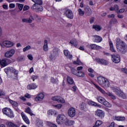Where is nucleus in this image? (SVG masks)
<instances>
[{
	"label": "nucleus",
	"mask_w": 127,
	"mask_h": 127,
	"mask_svg": "<svg viewBox=\"0 0 127 127\" xmlns=\"http://www.w3.org/2000/svg\"><path fill=\"white\" fill-rule=\"evenodd\" d=\"M116 47L118 51L121 53H126L127 51V46L124 41H123L120 38L116 39Z\"/></svg>",
	"instance_id": "nucleus-1"
},
{
	"label": "nucleus",
	"mask_w": 127,
	"mask_h": 127,
	"mask_svg": "<svg viewBox=\"0 0 127 127\" xmlns=\"http://www.w3.org/2000/svg\"><path fill=\"white\" fill-rule=\"evenodd\" d=\"M97 82L98 84L100 86H101V87L104 88V89H107V88H109V87H110V85H111V84L110 83V81H109V80H108L107 78H105L102 76H98L97 77Z\"/></svg>",
	"instance_id": "nucleus-2"
},
{
	"label": "nucleus",
	"mask_w": 127,
	"mask_h": 127,
	"mask_svg": "<svg viewBox=\"0 0 127 127\" xmlns=\"http://www.w3.org/2000/svg\"><path fill=\"white\" fill-rule=\"evenodd\" d=\"M91 84H93L94 85V86H95V88H96V89H97V90H98L99 91H100L101 93H102V94H103V95H105V94H106V95L107 96H108V97H110V98H111V99H112L113 100H116V96L115 95H114V94H113V93H112L111 92H107L106 93V91H105V90H104V89L101 88V87H100L99 85L93 83V81H91Z\"/></svg>",
	"instance_id": "nucleus-3"
},
{
	"label": "nucleus",
	"mask_w": 127,
	"mask_h": 127,
	"mask_svg": "<svg viewBox=\"0 0 127 127\" xmlns=\"http://www.w3.org/2000/svg\"><path fill=\"white\" fill-rule=\"evenodd\" d=\"M63 15L64 16H65V17H67V18H69V19H73V18H74L73 11L67 7H65L64 9Z\"/></svg>",
	"instance_id": "nucleus-4"
},
{
	"label": "nucleus",
	"mask_w": 127,
	"mask_h": 127,
	"mask_svg": "<svg viewBox=\"0 0 127 127\" xmlns=\"http://www.w3.org/2000/svg\"><path fill=\"white\" fill-rule=\"evenodd\" d=\"M97 100L99 103L104 105L105 107H107L108 108H112V104L109 103V102L106 101L105 98L99 96L97 98Z\"/></svg>",
	"instance_id": "nucleus-5"
},
{
	"label": "nucleus",
	"mask_w": 127,
	"mask_h": 127,
	"mask_svg": "<svg viewBox=\"0 0 127 127\" xmlns=\"http://www.w3.org/2000/svg\"><path fill=\"white\" fill-rule=\"evenodd\" d=\"M59 55V49L58 48H55L53 50V53L50 56L49 58L51 60H56V58Z\"/></svg>",
	"instance_id": "nucleus-6"
},
{
	"label": "nucleus",
	"mask_w": 127,
	"mask_h": 127,
	"mask_svg": "<svg viewBox=\"0 0 127 127\" xmlns=\"http://www.w3.org/2000/svg\"><path fill=\"white\" fill-rule=\"evenodd\" d=\"M31 8L33 11H36V12H41L43 11V7L41 5H36V4H34Z\"/></svg>",
	"instance_id": "nucleus-7"
},
{
	"label": "nucleus",
	"mask_w": 127,
	"mask_h": 127,
	"mask_svg": "<svg viewBox=\"0 0 127 127\" xmlns=\"http://www.w3.org/2000/svg\"><path fill=\"white\" fill-rule=\"evenodd\" d=\"M15 53V50L14 49H11L5 53L4 57H5V58H10L14 55Z\"/></svg>",
	"instance_id": "nucleus-8"
},
{
	"label": "nucleus",
	"mask_w": 127,
	"mask_h": 127,
	"mask_svg": "<svg viewBox=\"0 0 127 127\" xmlns=\"http://www.w3.org/2000/svg\"><path fill=\"white\" fill-rule=\"evenodd\" d=\"M95 115L100 119H104L105 118V112L100 109L97 110L95 112Z\"/></svg>",
	"instance_id": "nucleus-9"
},
{
	"label": "nucleus",
	"mask_w": 127,
	"mask_h": 127,
	"mask_svg": "<svg viewBox=\"0 0 127 127\" xmlns=\"http://www.w3.org/2000/svg\"><path fill=\"white\" fill-rule=\"evenodd\" d=\"M111 60L114 63H120L121 62V57L119 55H111Z\"/></svg>",
	"instance_id": "nucleus-10"
},
{
	"label": "nucleus",
	"mask_w": 127,
	"mask_h": 127,
	"mask_svg": "<svg viewBox=\"0 0 127 127\" xmlns=\"http://www.w3.org/2000/svg\"><path fill=\"white\" fill-rule=\"evenodd\" d=\"M68 115L70 118H74L76 116V110L73 107H71L68 109Z\"/></svg>",
	"instance_id": "nucleus-11"
},
{
	"label": "nucleus",
	"mask_w": 127,
	"mask_h": 127,
	"mask_svg": "<svg viewBox=\"0 0 127 127\" xmlns=\"http://www.w3.org/2000/svg\"><path fill=\"white\" fill-rule=\"evenodd\" d=\"M52 100L53 101H57L58 103H61L62 104H64V103H65L64 99L60 96L53 97H52Z\"/></svg>",
	"instance_id": "nucleus-12"
},
{
	"label": "nucleus",
	"mask_w": 127,
	"mask_h": 127,
	"mask_svg": "<svg viewBox=\"0 0 127 127\" xmlns=\"http://www.w3.org/2000/svg\"><path fill=\"white\" fill-rule=\"evenodd\" d=\"M11 63V61L9 60H2L0 62V64L1 66H2V67H5V66H7L9 63Z\"/></svg>",
	"instance_id": "nucleus-13"
},
{
	"label": "nucleus",
	"mask_w": 127,
	"mask_h": 127,
	"mask_svg": "<svg viewBox=\"0 0 127 127\" xmlns=\"http://www.w3.org/2000/svg\"><path fill=\"white\" fill-rule=\"evenodd\" d=\"M92 37H94V38L93 39V41H94V42L100 43V42H102V41L103 40V38H102V37L97 35H93Z\"/></svg>",
	"instance_id": "nucleus-14"
},
{
	"label": "nucleus",
	"mask_w": 127,
	"mask_h": 127,
	"mask_svg": "<svg viewBox=\"0 0 127 127\" xmlns=\"http://www.w3.org/2000/svg\"><path fill=\"white\" fill-rule=\"evenodd\" d=\"M65 120V116L63 115H59L57 118V122L59 125H60V123H63Z\"/></svg>",
	"instance_id": "nucleus-15"
},
{
	"label": "nucleus",
	"mask_w": 127,
	"mask_h": 127,
	"mask_svg": "<svg viewBox=\"0 0 127 127\" xmlns=\"http://www.w3.org/2000/svg\"><path fill=\"white\" fill-rule=\"evenodd\" d=\"M21 116L26 124H27V125H29L30 124V122L29 121L28 118H27V116H26V115L24 114V113L22 112L21 113Z\"/></svg>",
	"instance_id": "nucleus-16"
},
{
	"label": "nucleus",
	"mask_w": 127,
	"mask_h": 127,
	"mask_svg": "<svg viewBox=\"0 0 127 127\" xmlns=\"http://www.w3.org/2000/svg\"><path fill=\"white\" fill-rule=\"evenodd\" d=\"M34 19L33 16H30L28 18H23L22 19V22H26V23H31L32 20Z\"/></svg>",
	"instance_id": "nucleus-17"
},
{
	"label": "nucleus",
	"mask_w": 127,
	"mask_h": 127,
	"mask_svg": "<svg viewBox=\"0 0 127 127\" xmlns=\"http://www.w3.org/2000/svg\"><path fill=\"white\" fill-rule=\"evenodd\" d=\"M96 61L97 63H99V64H101L102 65H108V62L104 59H96Z\"/></svg>",
	"instance_id": "nucleus-18"
},
{
	"label": "nucleus",
	"mask_w": 127,
	"mask_h": 127,
	"mask_svg": "<svg viewBox=\"0 0 127 127\" xmlns=\"http://www.w3.org/2000/svg\"><path fill=\"white\" fill-rule=\"evenodd\" d=\"M3 44L5 47L7 48L12 47L13 46V43L8 41H4L3 42Z\"/></svg>",
	"instance_id": "nucleus-19"
},
{
	"label": "nucleus",
	"mask_w": 127,
	"mask_h": 127,
	"mask_svg": "<svg viewBox=\"0 0 127 127\" xmlns=\"http://www.w3.org/2000/svg\"><path fill=\"white\" fill-rule=\"evenodd\" d=\"M114 92L116 95L118 96H120V97H121L122 98H124L125 97V93L124 92L121 91L119 89H115Z\"/></svg>",
	"instance_id": "nucleus-20"
},
{
	"label": "nucleus",
	"mask_w": 127,
	"mask_h": 127,
	"mask_svg": "<svg viewBox=\"0 0 127 127\" xmlns=\"http://www.w3.org/2000/svg\"><path fill=\"white\" fill-rule=\"evenodd\" d=\"M43 99H44V94L41 93L35 98V100L36 102H39V101H42Z\"/></svg>",
	"instance_id": "nucleus-21"
},
{
	"label": "nucleus",
	"mask_w": 127,
	"mask_h": 127,
	"mask_svg": "<svg viewBox=\"0 0 127 127\" xmlns=\"http://www.w3.org/2000/svg\"><path fill=\"white\" fill-rule=\"evenodd\" d=\"M27 88L28 90H35L37 88V86L35 83H32L27 85Z\"/></svg>",
	"instance_id": "nucleus-22"
},
{
	"label": "nucleus",
	"mask_w": 127,
	"mask_h": 127,
	"mask_svg": "<svg viewBox=\"0 0 127 127\" xmlns=\"http://www.w3.org/2000/svg\"><path fill=\"white\" fill-rule=\"evenodd\" d=\"M88 104L90 106H94V107H96L97 108H102V106L101 105L97 104V103L92 101H88Z\"/></svg>",
	"instance_id": "nucleus-23"
},
{
	"label": "nucleus",
	"mask_w": 127,
	"mask_h": 127,
	"mask_svg": "<svg viewBox=\"0 0 127 127\" xmlns=\"http://www.w3.org/2000/svg\"><path fill=\"white\" fill-rule=\"evenodd\" d=\"M64 55L67 57L68 59H72V56L70 54V52L67 50H65L64 51Z\"/></svg>",
	"instance_id": "nucleus-24"
},
{
	"label": "nucleus",
	"mask_w": 127,
	"mask_h": 127,
	"mask_svg": "<svg viewBox=\"0 0 127 127\" xmlns=\"http://www.w3.org/2000/svg\"><path fill=\"white\" fill-rule=\"evenodd\" d=\"M85 14L86 16H90L92 14V9L90 8H85Z\"/></svg>",
	"instance_id": "nucleus-25"
},
{
	"label": "nucleus",
	"mask_w": 127,
	"mask_h": 127,
	"mask_svg": "<svg viewBox=\"0 0 127 127\" xmlns=\"http://www.w3.org/2000/svg\"><path fill=\"white\" fill-rule=\"evenodd\" d=\"M9 101L11 105H12L13 108H17V107H18V103H17V102L11 99H9Z\"/></svg>",
	"instance_id": "nucleus-26"
},
{
	"label": "nucleus",
	"mask_w": 127,
	"mask_h": 127,
	"mask_svg": "<svg viewBox=\"0 0 127 127\" xmlns=\"http://www.w3.org/2000/svg\"><path fill=\"white\" fill-rule=\"evenodd\" d=\"M69 43L71 44L72 46H74V47H77L78 45V42H77V40L76 39L71 40Z\"/></svg>",
	"instance_id": "nucleus-27"
},
{
	"label": "nucleus",
	"mask_w": 127,
	"mask_h": 127,
	"mask_svg": "<svg viewBox=\"0 0 127 127\" xmlns=\"http://www.w3.org/2000/svg\"><path fill=\"white\" fill-rule=\"evenodd\" d=\"M11 111V109L10 108H5L2 109V112L4 115H6V116L8 114H9Z\"/></svg>",
	"instance_id": "nucleus-28"
},
{
	"label": "nucleus",
	"mask_w": 127,
	"mask_h": 127,
	"mask_svg": "<svg viewBox=\"0 0 127 127\" xmlns=\"http://www.w3.org/2000/svg\"><path fill=\"white\" fill-rule=\"evenodd\" d=\"M74 124L75 121L73 120H67L65 123V126H73Z\"/></svg>",
	"instance_id": "nucleus-29"
},
{
	"label": "nucleus",
	"mask_w": 127,
	"mask_h": 127,
	"mask_svg": "<svg viewBox=\"0 0 127 127\" xmlns=\"http://www.w3.org/2000/svg\"><path fill=\"white\" fill-rule=\"evenodd\" d=\"M32 1L35 2L34 4L36 5H42L43 2L42 0H32Z\"/></svg>",
	"instance_id": "nucleus-30"
},
{
	"label": "nucleus",
	"mask_w": 127,
	"mask_h": 127,
	"mask_svg": "<svg viewBox=\"0 0 127 127\" xmlns=\"http://www.w3.org/2000/svg\"><path fill=\"white\" fill-rule=\"evenodd\" d=\"M43 50L44 51H48V43L47 40L44 41V45L43 46Z\"/></svg>",
	"instance_id": "nucleus-31"
},
{
	"label": "nucleus",
	"mask_w": 127,
	"mask_h": 127,
	"mask_svg": "<svg viewBox=\"0 0 127 127\" xmlns=\"http://www.w3.org/2000/svg\"><path fill=\"white\" fill-rule=\"evenodd\" d=\"M67 83H68V84L70 85H73V84H75L74 83V80H73V78H71V77L69 76H67Z\"/></svg>",
	"instance_id": "nucleus-32"
},
{
	"label": "nucleus",
	"mask_w": 127,
	"mask_h": 127,
	"mask_svg": "<svg viewBox=\"0 0 127 127\" xmlns=\"http://www.w3.org/2000/svg\"><path fill=\"white\" fill-rule=\"evenodd\" d=\"M6 125L9 127H17V125L14 124L13 123L11 122H7L6 123Z\"/></svg>",
	"instance_id": "nucleus-33"
},
{
	"label": "nucleus",
	"mask_w": 127,
	"mask_h": 127,
	"mask_svg": "<svg viewBox=\"0 0 127 127\" xmlns=\"http://www.w3.org/2000/svg\"><path fill=\"white\" fill-rule=\"evenodd\" d=\"M103 124V122L102 121L100 120H97L96 123L95 125L93 126V127H100Z\"/></svg>",
	"instance_id": "nucleus-34"
},
{
	"label": "nucleus",
	"mask_w": 127,
	"mask_h": 127,
	"mask_svg": "<svg viewBox=\"0 0 127 127\" xmlns=\"http://www.w3.org/2000/svg\"><path fill=\"white\" fill-rule=\"evenodd\" d=\"M37 126L38 127H43V121L42 120H38L37 121Z\"/></svg>",
	"instance_id": "nucleus-35"
},
{
	"label": "nucleus",
	"mask_w": 127,
	"mask_h": 127,
	"mask_svg": "<svg viewBox=\"0 0 127 127\" xmlns=\"http://www.w3.org/2000/svg\"><path fill=\"white\" fill-rule=\"evenodd\" d=\"M93 29H95L96 31H100L102 29V27L98 25H95L93 26Z\"/></svg>",
	"instance_id": "nucleus-36"
},
{
	"label": "nucleus",
	"mask_w": 127,
	"mask_h": 127,
	"mask_svg": "<svg viewBox=\"0 0 127 127\" xmlns=\"http://www.w3.org/2000/svg\"><path fill=\"white\" fill-rule=\"evenodd\" d=\"M109 45L111 51H112V52H116V50L114 48V45L113 44V42H112V41H110L109 42Z\"/></svg>",
	"instance_id": "nucleus-37"
},
{
	"label": "nucleus",
	"mask_w": 127,
	"mask_h": 127,
	"mask_svg": "<svg viewBox=\"0 0 127 127\" xmlns=\"http://www.w3.org/2000/svg\"><path fill=\"white\" fill-rule=\"evenodd\" d=\"M25 113L29 114V115H30L31 116H34V114L33 113H32V112L31 111V109H30V108H29V107L26 109L25 110Z\"/></svg>",
	"instance_id": "nucleus-38"
},
{
	"label": "nucleus",
	"mask_w": 127,
	"mask_h": 127,
	"mask_svg": "<svg viewBox=\"0 0 127 127\" xmlns=\"http://www.w3.org/2000/svg\"><path fill=\"white\" fill-rule=\"evenodd\" d=\"M76 76H77V77L83 78V77H85V73L81 71H77Z\"/></svg>",
	"instance_id": "nucleus-39"
},
{
	"label": "nucleus",
	"mask_w": 127,
	"mask_h": 127,
	"mask_svg": "<svg viewBox=\"0 0 127 127\" xmlns=\"http://www.w3.org/2000/svg\"><path fill=\"white\" fill-rule=\"evenodd\" d=\"M111 24H117L118 23V20L116 18H112L111 21H110Z\"/></svg>",
	"instance_id": "nucleus-40"
},
{
	"label": "nucleus",
	"mask_w": 127,
	"mask_h": 127,
	"mask_svg": "<svg viewBox=\"0 0 127 127\" xmlns=\"http://www.w3.org/2000/svg\"><path fill=\"white\" fill-rule=\"evenodd\" d=\"M48 114L49 116H55V115H56V112L53 110H49Z\"/></svg>",
	"instance_id": "nucleus-41"
},
{
	"label": "nucleus",
	"mask_w": 127,
	"mask_h": 127,
	"mask_svg": "<svg viewBox=\"0 0 127 127\" xmlns=\"http://www.w3.org/2000/svg\"><path fill=\"white\" fill-rule=\"evenodd\" d=\"M78 11L80 16H83L85 14V11H83L82 9H78Z\"/></svg>",
	"instance_id": "nucleus-42"
},
{
	"label": "nucleus",
	"mask_w": 127,
	"mask_h": 127,
	"mask_svg": "<svg viewBox=\"0 0 127 127\" xmlns=\"http://www.w3.org/2000/svg\"><path fill=\"white\" fill-rule=\"evenodd\" d=\"M55 109H57L58 110H60L62 108V104H57L56 105H53Z\"/></svg>",
	"instance_id": "nucleus-43"
},
{
	"label": "nucleus",
	"mask_w": 127,
	"mask_h": 127,
	"mask_svg": "<svg viewBox=\"0 0 127 127\" xmlns=\"http://www.w3.org/2000/svg\"><path fill=\"white\" fill-rule=\"evenodd\" d=\"M30 49H31V47L30 45H28L23 49V52H25L26 51L30 50Z\"/></svg>",
	"instance_id": "nucleus-44"
},
{
	"label": "nucleus",
	"mask_w": 127,
	"mask_h": 127,
	"mask_svg": "<svg viewBox=\"0 0 127 127\" xmlns=\"http://www.w3.org/2000/svg\"><path fill=\"white\" fill-rule=\"evenodd\" d=\"M6 116H7V117L9 118H14L13 112L11 110L10 111V113H9V114H8Z\"/></svg>",
	"instance_id": "nucleus-45"
},
{
	"label": "nucleus",
	"mask_w": 127,
	"mask_h": 127,
	"mask_svg": "<svg viewBox=\"0 0 127 127\" xmlns=\"http://www.w3.org/2000/svg\"><path fill=\"white\" fill-rule=\"evenodd\" d=\"M73 64H75V65H81V64H82V63L81 62V61H80V60L77 58L76 62H73Z\"/></svg>",
	"instance_id": "nucleus-46"
},
{
	"label": "nucleus",
	"mask_w": 127,
	"mask_h": 127,
	"mask_svg": "<svg viewBox=\"0 0 127 127\" xmlns=\"http://www.w3.org/2000/svg\"><path fill=\"white\" fill-rule=\"evenodd\" d=\"M71 71L73 75H75V76H77V74L78 73V71H77V70L72 68L71 69Z\"/></svg>",
	"instance_id": "nucleus-47"
},
{
	"label": "nucleus",
	"mask_w": 127,
	"mask_h": 127,
	"mask_svg": "<svg viewBox=\"0 0 127 127\" xmlns=\"http://www.w3.org/2000/svg\"><path fill=\"white\" fill-rule=\"evenodd\" d=\"M48 126L50 127H57V125H56V124H54L51 122H48Z\"/></svg>",
	"instance_id": "nucleus-48"
},
{
	"label": "nucleus",
	"mask_w": 127,
	"mask_h": 127,
	"mask_svg": "<svg viewBox=\"0 0 127 127\" xmlns=\"http://www.w3.org/2000/svg\"><path fill=\"white\" fill-rule=\"evenodd\" d=\"M16 5H17V6H18L19 9H20V10H22V8H23V4L17 3Z\"/></svg>",
	"instance_id": "nucleus-49"
},
{
	"label": "nucleus",
	"mask_w": 127,
	"mask_h": 127,
	"mask_svg": "<svg viewBox=\"0 0 127 127\" xmlns=\"http://www.w3.org/2000/svg\"><path fill=\"white\" fill-rule=\"evenodd\" d=\"M90 46L91 49L95 50L97 48V45H96L95 44H91L90 45Z\"/></svg>",
	"instance_id": "nucleus-50"
},
{
	"label": "nucleus",
	"mask_w": 127,
	"mask_h": 127,
	"mask_svg": "<svg viewBox=\"0 0 127 127\" xmlns=\"http://www.w3.org/2000/svg\"><path fill=\"white\" fill-rule=\"evenodd\" d=\"M31 78L32 79V80H33V82H34L35 81V80H37V79H38V76H37V75H32L31 77Z\"/></svg>",
	"instance_id": "nucleus-51"
},
{
	"label": "nucleus",
	"mask_w": 127,
	"mask_h": 127,
	"mask_svg": "<svg viewBox=\"0 0 127 127\" xmlns=\"http://www.w3.org/2000/svg\"><path fill=\"white\" fill-rule=\"evenodd\" d=\"M114 9L115 11L118 13V11H119V5H118L117 4L115 5Z\"/></svg>",
	"instance_id": "nucleus-52"
},
{
	"label": "nucleus",
	"mask_w": 127,
	"mask_h": 127,
	"mask_svg": "<svg viewBox=\"0 0 127 127\" xmlns=\"http://www.w3.org/2000/svg\"><path fill=\"white\" fill-rule=\"evenodd\" d=\"M94 21H95V17H92L90 19L89 22L91 24L94 23Z\"/></svg>",
	"instance_id": "nucleus-53"
},
{
	"label": "nucleus",
	"mask_w": 127,
	"mask_h": 127,
	"mask_svg": "<svg viewBox=\"0 0 127 127\" xmlns=\"http://www.w3.org/2000/svg\"><path fill=\"white\" fill-rule=\"evenodd\" d=\"M51 81L52 83H53V84H56V83H57V81L56 80V79H55L53 77L51 78Z\"/></svg>",
	"instance_id": "nucleus-54"
},
{
	"label": "nucleus",
	"mask_w": 127,
	"mask_h": 127,
	"mask_svg": "<svg viewBox=\"0 0 127 127\" xmlns=\"http://www.w3.org/2000/svg\"><path fill=\"white\" fill-rule=\"evenodd\" d=\"M4 71L6 73V74H7H7H8V72H9V67H8L4 68Z\"/></svg>",
	"instance_id": "nucleus-55"
},
{
	"label": "nucleus",
	"mask_w": 127,
	"mask_h": 127,
	"mask_svg": "<svg viewBox=\"0 0 127 127\" xmlns=\"http://www.w3.org/2000/svg\"><path fill=\"white\" fill-rule=\"evenodd\" d=\"M123 12H125V9L122 8L120 9L119 10L117 11V13H123Z\"/></svg>",
	"instance_id": "nucleus-56"
},
{
	"label": "nucleus",
	"mask_w": 127,
	"mask_h": 127,
	"mask_svg": "<svg viewBox=\"0 0 127 127\" xmlns=\"http://www.w3.org/2000/svg\"><path fill=\"white\" fill-rule=\"evenodd\" d=\"M14 70L15 69L13 67H9V72H10L11 73H13V72H14Z\"/></svg>",
	"instance_id": "nucleus-57"
},
{
	"label": "nucleus",
	"mask_w": 127,
	"mask_h": 127,
	"mask_svg": "<svg viewBox=\"0 0 127 127\" xmlns=\"http://www.w3.org/2000/svg\"><path fill=\"white\" fill-rule=\"evenodd\" d=\"M9 7H10V8H14V7H15V4L13 3H10L9 5Z\"/></svg>",
	"instance_id": "nucleus-58"
},
{
	"label": "nucleus",
	"mask_w": 127,
	"mask_h": 127,
	"mask_svg": "<svg viewBox=\"0 0 127 127\" xmlns=\"http://www.w3.org/2000/svg\"><path fill=\"white\" fill-rule=\"evenodd\" d=\"M80 107H81V108L82 109V110H84V109H85V107H86V104L82 103L80 105Z\"/></svg>",
	"instance_id": "nucleus-59"
},
{
	"label": "nucleus",
	"mask_w": 127,
	"mask_h": 127,
	"mask_svg": "<svg viewBox=\"0 0 127 127\" xmlns=\"http://www.w3.org/2000/svg\"><path fill=\"white\" fill-rule=\"evenodd\" d=\"M27 57L29 60H33V57H32V55H28Z\"/></svg>",
	"instance_id": "nucleus-60"
},
{
	"label": "nucleus",
	"mask_w": 127,
	"mask_h": 127,
	"mask_svg": "<svg viewBox=\"0 0 127 127\" xmlns=\"http://www.w3.org/2000/svg\"><path fill=\"white\" fill-rule=\"evenodd\" d=\"M0 96H5V93L2 90H0Z\"/></svg>",
	"instance_id": "nucleus-61"
},
{
	"label": "nucleus",
	"mask_w": 127,
	"mask_h": 127,
	"mask_svg": "<svg viewBox=\"0 0 127 127\" xmlns=\"http://www.w3.org/2000/svg\"><path fill=\"white\" fill-rule=\"evenodd\" d=\"M108 17L109 18H115V14H111V15H108Z\"/></svg>",
	"instance_id": "nucleus-62"
},
{
	"label": "nucleus",
	"mask_w": 127,
	"mask_h": 127,
	"mask_svg": "<svg viewBox=\"0 0 127 127\" xmlns=\"http://www.w3.org/2000/svg\"><path fill=\"white\" fill-rule=\"evenodd\" d=\"M28 9H29V6H28L27 5H25L24 6V8H23V10L24 11L27 10Z\"/></svg>",
	"instance_id": "nucleus-63"
},
{
	"label": "nucleus",
	"mask_w": 127,
	"mask_h": 127,
	"mask_svg": "<svg viewBox=\"0 0 127 127\" xmlns=\"http://www.w3.org/2000/svg\"><path fill=\"white\" fill-rule=\"evenodd\" d=\"M19 61H23L24 60V57L21 56L18 59Z\"/></svg>",
	"instance_id": "nucleus-64"
}]
</instances>
